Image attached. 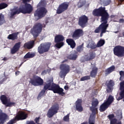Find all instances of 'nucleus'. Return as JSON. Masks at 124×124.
<instances>
[{
    "instance_id": "4c0bfd02",
    "label": "nucleus",
    "mask_w": 124,
    "mask_h": 124,
    "mask_svg": "<svg viewBox=\"0 0 124 124\" xmlns=\"http://www.w3.org/2000/svg\"><path fill=\"white\" fill-rule=\"evenodd\" d=\"M7 6H8V5L5 3H0V10H1V9H4V8H6Z\"/></svg>"
},
{
    "instance_id": "c03bdc74",
    "label": "nucleus",
    "mask_w": 124,
    "mask_h": 124,
    "mask_svg": "<svg viewBox=\"0 0 124 124\" xmlns=\"http://www.w3.org/2000/svg\"><path fill=\"white\" fill-rule=\"evenodd\" d=\"M108 118L110 121L111 120H113V119L115 118V115H114V114H109L108 116Z\"/></svg>"
},
{
    "instance_id": "6ab92c4d",
    "label": "nucleus",
    "mask_w": 124,
    "mask_h": 124,
    "mask_svg": "<svg viewBox=\"0 0 124 124\" xmlns=\"http://www.w3.org/2000/svg\"><path fill=\"white\" fill-rule=\"evenodd\" d=\"M21 47V42H19L18 43H16L12 48L11 49V54L12 55H14V54H16L19 50H20V48Z\"/></svg>"
},
{
    "instance_id": "4d7b16f0",
    "label": "nucleus",
    "mask_w": 124,
    "mask_h": 124,
    "mask_svg": "<svg viewBox=\"0 0 124 124\" xmlns=\"http://www.w3.org/2000/svg\"><path fill=\"white\" fill-rule=\"evenodd\" d=\"M119 37H122L123 36H122V34L120 33L119 35Z\"/></svg>"
},
{
    "instance_id": "72a5a7b5",
    "label": "nucleus",
    "mask_w": 124,
    "mask_h": 124,
    "mask_svg": "<svg viewBox=\"0 0 124 124\" xmlns=\"http://www.w3.org/2000/svg\"><path fill=\"white\" fill-rule=\"evenodd\" d=\"M77 52L78 53H81V52H83L84 51V43H82L81 45L78 46L77 47Z\"/></svg>"
},
{
    "instance_id": "ddd939ff",
    "label": "nucleus",
    "mask_w": 124,
    "mask_h": 124,
    "mask_svg": "<svg viewBox=\"0 0 124 124\" xmlns=\"http://www.w3.org/2000/svg\"><path fill=\"white\" fill-rule=\"evenodd\" d=\"M89 22V18L87 16L83 15L78 18V25L82 29L87 27Z\"/></svg>"
},
{
    "instance_id": "dca6fc26",
    "label": "nucleus",
    "mask_w": 124,
    "mask_h": 124,
    "mask_svg": "<svg viewBox=\"0 0 124 124\" xmlns=\"http://www.w3.org/2000/svg\"><path fill=\"white\" fill-rule=\"evenodd\" d=\"M84 35V31L81 29H78L75 30L72 34V37L74 40L79 39L81 36Z\"/></svg>"
},
{
    "instance_id": "7ed1b4c3",
    "label": "nucleus",
    "mask_w": 124,
    "mask_h": 124,
    "mask_svg": "<svg viewBox=\"0 0 124 124\" xmlns=\"http://www.w3.org/2000/svg\"><path fill=\"white\" fill-rule=\"evenodd\" d=\"M92 14L94 17H101V21L103 23H108V19L110 16L105 7H100L98 9H94Z\"/></svg>"
},
{
    "instance_id": "a211bd4d",
    "label": "nucleus",
    "mask_w": 124,
    "mask_h": 124,
    "mask_svg": "<svg viewBox=\"0 0 124 124\" xmlns=\"http://www.w3.org/2000/svg\"><path fill=\"white\" fill-rule=\"evenodd\" d=\"M27 118H28V114L25 111H19L15 116V119L16 121H22L23 120H26Z\"/></svg>"
},
{
    "instance_id": "f8f14e48",
    "label": "nucleus",
    "mask_w": 124,
    "mask_h": 124,
    "mask_svg": "<svg viewBox=\"0 0 124 124\" xmlns=\"http://www.w3.org/2000/svg\"><path fill=\"white\" fill-rule=\"evenodd\" d=\"M60 109V106L58 104L55 103L51 106L50 109L48 110L47 116L48 118H52L54 115H56L58 113V111Z\"/></svg>"
},
{
    "instance_id": "58836bf2",
    "label": "nucleus",
    "mask_w": 124,
    "mask_h": 124,
    "mask_svg": "<svg viewBox=\"0 0 124 124\" xmlns=\"http://www.w3.org/2000/svg\"><path fill=\"white\" fill-rule=\"evenodd\" d=\"M45 93H46V91H45L44 89L40 92L39 93V95L38 96V97H41V96H43L44 94H45Z\"/></svg>"
},
{
    "instance_id": "412c9836",
    "label": "nucleus",
    "mask_w": 124,
    "mask_h": 124,
    "mask_svg": "<svg viewBox=\"0 0 124 124\" xmlns=\"http://www.w3.org/2000/svg\"><path fill=\"white\" fill-rule=\"evenodd\" d=\"M115 85V83H114V81L113 80H109L108 81H107L106 83V86H107L108 89H107V93H111L112 92V89H113V87Z\"/></svg>"
},
{
    "instance_id": "79ce46f5",
    "label": "nucleus",
    "mask_w": 124,
    "mask_h": 124,
    "mask_svg": "<svg viewBox=\"0 0 124 124\" xmlns=\"http://www.w3.org/2000/svg\"><path fill=\"white\" fill-rule=\"evenodd\" d=\"M90 48H91V49H92L93 50H94V49H95L96 48H97V45H95V43L92 44L90 45Z\"/></svg>"
},
{
    "instance_id": "0eeeda50",
    "label": "nucleus",
    "mask_w": 124,
    "mask_h": 124,
    "mask_svg": "<svg viewBox=\"0 0 124 124\" xmlns=\"http://www.w3.org/2000/svg\"><path fill=\"white\" fill-rule=\"evenodd\" d=\"M51 43H43L40 44L38 47V52L39 54H42L46 53L50 50L51 47Z\"/></svg>"
},
{
    "instance_id": "13d9d810",
    "label": "nucleus",
    "mask_w": 124,
    "mask_h": 124,
    "mask_svg": "<svg viewBox=\"0 0 124 124\" xmlns=\"http://www.w3.org/2000/svg\"><path fill=\"white\" fill-rule=\"evenodd\" d=\"M114 33H118L119 32V31H116L113 32Z\"/></svg>"
},
{
    "instance_id": "393cba45",
    "label": "nucleus",
    "mask_w": 124,
    "mask_h": 124,
    "mask_svg": "<svg viewBox=\"0 0 124 124\" xmlns=\"http://www.w3.org/2000/svg\"><path fill=\"white\" fill-rule=\"evenodd\" d=\"M66 42L67 43L68 45L70 46L72 49H74V47L76 46V43L73 39L68 38L66 40Z\"/></svg>"
},
{
    "instance_id": "6e6552de",
    "label": "nucleus",
    "mask_w": 124,
    "mask_h": 124,
    "mask_svg": "<svg viewBox=\"0 0 124 124\" xmlns=\"http://www.w3.org/2000/svg\"><path fill=\"white\" fill-rule=\"evenodd\" d=\"M106 23H102L98 28H97L94 31L95 33H99L101 31L100 37H102V35H103V33H105L107 31V29L109 27V24Z\"/></svg>"
},
{
    "instance_id": "680f3d73",
    "label": "nucleus",
    "mask_w": 124,
    "mask_h": 124,
    "mask_svg": "<svg viewBox=\"0 0 124 124\" xmlns=\"http://www.w3.org/2000/svg\"><path fill=\"white\" fill-rule=\"evenodd\" d=\"M120 1H121L122 2H123V1H124V0H120Z\"/></svg>"
},
{
    "instance_id": "9d476101",
    "label": "nucleus",
    "mask_w": 124,
    "mask_h": 124,
    "mask_svg": "<svg viewBox=\"0 0 124 124\" xmlns=\"http://www.w3.org/2000/svg\"><path fill=\"white\" fill-rule=\"evenodd\" d=\"M0 99L2 104L5 105L6 107H12V106H15L16 105V103L10 102V98H8L5 95H1Z\"/></svg>"
},
{
    "instance_id": "2eb2a0df",
    "label": "nucleus",
    "mask_w": 124,
    "mask_h": 124,
    "mask_svg": "<svg viewBox=\"0 0 124 124\" xmlns=\"http://www.w3.org/2000/svg\"><path fill=\"white\" fill-rule=\"evenodd\" d=\"M60 69L62 71L61 78H65L66 74L70 71V66L66 64H62L60 65Z\"/></svg>"
},
{
    "instance_id": "1a4fd4ad",
    "label": "nucleus",
    "mask_w": 124,
    "mask_h": 124,
    "mask_svg": "<svg viewBox=\"0 0 124 124\" xmlns=\"http://www.w3.org/2000/svg\"><path fill=\"white\" fill-rule=\"evenodd\" d=\"M113 54L118 58L124 57V46H116L113 48Z\"/></svg>"
},
{
    "instance_id": "49530a36",
    "label": "nucleus",
    "mask_w": 124,
    "mask_h": 124,
    "mask_svg": "<svg viewBox=\"0 0 124 124\" xmlns=\"http://www.w3.org/2000/svg\"><path fill=\"white\" fill-rule=\"evenodd\" d=\"M104 3L106 4V5H109V4L111 3V0H107V1H105Z\"/></svg>"
},
{
    "instance_id": "cd10ccee",
    "label": "nucleus",
    "mask_w": 124,
    "mask_h": 124,
    "mask_svg": "<svg viewBox=\"0 0 124 124\" xmlns=\"http://www.w3.org/2000/svg\"><path fill=\"white\" fill-rule=\"evenodd\" d=\"M109 106L105 102H104L100 106V108H99L100 112H104V111H106V110H107Z\"/></svg>"
},
{
    "instance_id": "c9c22d12",
    "label": "nucleus",
    "mask_w": 124,
    "mask_h": 124,
    "mask_svg": "<svg viewBox=\"0 0 124 124\" xmlns=\"http://www.w3.org/2000/svg\"><path fill=\"white\" fill-rule=\"evenodd\" d=\"M4 23H5L4 15H3L2 14H0V26L3 25Z\"/></svg>"
},
{
    "instance_id": "473e14b6",
    "label": "nucleus",
    "mask_w": 124,
    "mask_h": 124,
    "mask_svg": "<svg viewBox=\"0 0 124 124\" xmlns=\"http://www.w3.org/2000/svg\"><path fill=\"white\" fill-rule=\"evenodd\" d=\"M35 56V54L34 53H31V52H28L24 57V59H31L33 58V57Z\"/></svg>"
},
{
    "instance_id": "f03ea898",
    "label": "nucleus",
    "mask_w": 124,
    "mask_h": 124,
    "mask_svg": "<svg viewBox=\"0 0 124 124\" xmlns=\"http://www.w3.org/2000/svg\"><path fill=\"white\" fill-rule=\"evenodd\" d=\"M33 11V7L30 3H26L25 4H22L20 6L19 8L14 9L10 13V20L15 19V15H18L20 13L22 14H31Z\"/></svg>"
},
{
    "instance_id": "e2e57ef3",
    "label": "nucleus",
    "mask_w": 124,
    "mask_h": 124,
    "mask_svg": "<svg viewBox=\"0 0 124 124\" xmlns=\"http://www.w3.org/2000/svg\"><path fill=\"white\" fill-rule=\"evenodd\" d=\"M112 16H110L111 18H113Z\"/></svg>"
},
{
    "instance_id": "c85d7f7f",
    "label": "nucleus",
    "mask_w": 124,
    "mask_h": 124,
    "mask_svg": "<svg viewBox=\"0 0 124 124\" xmlns=\"http://www.w3.org/2000/svg\"><path fill=\"white\" fill-rule=\"evenodd\" d=\"M96 114H92L91 115L88 121L89 124H95V116Z\"/></svg>"
},
{
    "instance_id": "bf43d9fd",
    "label": "nucleus",
    "mask_w": 124,
    "mask_h": 124,
    "mask_svg": "<svg viewBox=\"0 0 124 124\" xmlns=\"http://www.w3.org/2000/svg\"><path fill=\"white\" fill-rule=\"evenodd\" d=\"M116 124H122V122H118Z\"/></svg>"
},
{
    "instance_id": "bb28decb",
    "label": "nucleus",
    "mask_w": 124,
    "mask_h": 124,
    "mask_svg": "<svg viewBox=\"0 0 124 124\" xmlns=\"http://www.w3.org/2000/svg\"><path fill=\"white\" fill-rule=\"evenodd\" d=\"M18 34H19L18 32L13 33L8 35V39H10L11 40H17V39H18Z\"/></svg>"
},
{
    "instance_id": "c756f323",
    "label": "nucleus",
    "mask_w": 124,
    "mask_h": 124,
    "mask_svg": "<svg viewBox=\"0 0 124 124\" xmlns=\"http://www.w3.org/2000/svg\"><path fill=\"white\" fill-rule=\"evenodd\" d=\"M109 106H110L113 102H114V96H112L111 95H109L106 100L105 101Z\"/></svg>"
},
{
    "instance_id": "8fccbe9b",
    "label": "nucleus",
    "mask_w": 124,
    "mask_h": 124,
    "mask_svg": "<svg viewBox=\"0 0 124 124\" xmlns=\"http://www.w3.org/2000/svg\"><path fill=\"white\" fill-rule=\"evenodd\" d=\"M119 23H124V19L121 18L119 19Z\"/></svg>"
},
{
    "instance_id": "0e129e2a",
    "label": "nucleus",
    "mask_w": 124,
    "mask_h": 124,
    "mask_svg": "<svg viewBox=\"0 0 124 124\" xmlns=\"http://www.w3.org/2000/svg\"><path fill=\"white\" fill-rule=\"evenodd\" d=\"M0 124H1L0 123Z\"/></svg>"
},
{
    "instance_id": "ea45409f",
    "label": "nucleus",
    "mask_w": 124,
    "mask_h": 124,
    "mask_svg": "<svg viewBox=\"0 0 124 124\" xmlns=\"http://www.w3.org/2000/svg\"><path fill=\"white\" fill-rule=\"evenodd\" d=\"M64 122H69V114H68L65 116L63 118Z\"/></svg>"
},
{
    "instance_id": "a19ab883",
    "label": "nucleus",
    "mask_w": 124,
    "mask_h": 124,
    "mask_svg": "<svg viewBox=\"0 0 124 124\" xmlns=\"http://www.w3.org/2000/svg\"><path fill=\"white\" fill-rule=\"evenodd\" d=\"M16 121H17L15 118H13V119H11L9 122L7 123V124H14L16 123Z\"/></svg>"
},
{
    "instance_id": "09e8293b",
    "label": "nucleus",
    "mask_w": 124,
    "mask_h": 124,
    "mask_svg": "<svg viewBox=\"0 0 124 124\" xmlns=\"http://www.w3.org/2000/svg\"><path fill=\"white\" fill-rule=\"evenodd\" d=\"M46 73H47V72L46 71V70H44L42 72V75H45V74H46Z\"/></svg>"
},
{
    "instance_id": "de8ad7c7",
    "label": "nucleus",
    "mask_w": 124,
    "mask_h": 124,
    "mask_svg": "<svg viewBox=\"0 0 124 124\" xmlns=\"http://www.w3.org/2000/svg\"><path fill=\"white\" fill-rule=\"evenodd\" d=\"M64 89L65 90V91H67V90L69 89V87H68V86L65 85L64 87Z\"/></svg>"
},
{
    "instance_id": "423d86ee",
    "label": "nucleus",
    "mask_w": 124,
    "mask_h": 124,
    "mask_svg": "<svg viewBox=\"0 0 124 124\" xmlns=\"http://www.w3.org/2000/svg\"><path fill=\"white\" fill-rule=\"evenodd\" d=\"M64 37L62 34L56 35L54 38V42L56 43L55 45L57 49H61L62 47L64 46Z\"/></svg>"
},
{
    "instance_id": "052dcab7",
    "label": "nucleus",
    "mask_w": 124,
    "mask_h": 124,
    "mask_svg": "<svg viewBox=\"0 0 124 124\" xmlns=\"http://www.w3.org/2000/svg\"><path fill=\"white\" fill-rule=\"evenodd\" d=\"M122 34H123V37H124V32H122Z\"/></svg>"
},
{
    "instance_id": "f257e3e1",
    "label": "nucleus",
    "mask_w": 124,
    "mask_h": 124,
    "mask_svg": "<svg viewBox=\"0 0 124 124\" xmlns=\"http://www.w3.org/2000/svg\"><path fill=\"white\" fill-rule=\"evenodd\" d=\"M46 25H44L41 24L40 22L37 23L34 25L33 27L31 29L30 32L32 35H33V38L35 40H31L28 43H26L24 45V48L30 50V49H32L34 47V43H35V40L37 38V37L41 33L42 31V29L45 28Z\"/></svg>"
},
{
    "instance_id": "2f4dec72",
    "label": "nucleus",
    "mask_w": 124,
    "mask_h": 124,
    "mask_svg": "<svg viewBox=\"0 0 124 124\" xmlns=\"http://www.w3.org/2000/svg\"><path fill=\"white\" fill-rule=\"evenodd\" d=\"M115 65H112L110 67L107 68L106 71V74L107 75H108V74H110V73H111V72H113V71H114L115 70Z\"/></svg>"
},
{
    "instance_id": "5fc2aeb1",
    "label": "nucleus",
    "mask_w": 124,
    "mask_h": 124,
    "mask_svg": "<svg viewBox=\"0 0 124 124\" xmlns=\"http://www.w3.org/2000/svg\"><path fill=\"white\" fill-rule=\"evenodd\" d=\"M23 63H24V62H22L20 65H19V67H21L22 65H23Z\"/></svg>"
},
{
    "instance_id": "a878e982",
    "label": "nucleus",
    "mask_w": 124,
    "mask_h": 124,
    "mask_svg": "<svg viewBox=\"0 0 124 124\" xmlns=\"http://www.w3.org/2000/svg\"><path fill=\"white\" fill-rule=\"evenodd\" d=\"M97 71H98V68H97V67H93L90 72V77H92V78H95L96 75H97Z\"/></svg>"
},
{
    "instance_id": "603ef678",
    "label": "nucleus",
    "mask_w": 124,
    "mask_h": 124,
    "mask_svg": "<svg viewBox=\"0 0 124 124\" xmlns=\"http://www.w3.org/2000/svg\"><path fill=\"white\" fill-rule=\"evenodd\" d=\"M31 0H23V2H28V1H30Z\"/></svg>"
},
{
    "instance_id": "20e7f679",
    "label": "nucleus",
    "mask_w": 124,
    "mask_h": 124,
    "mask_svg": "<svg viewBox=\"0 0 124 124\" xmlns=\"http://www.w3.org/2000/svg\"><path fill=\"white\" fill-rule=\"evenodd\" d=\"M42 6H45V1L44 0H41L37 5V7H40V8L37 9L34 13V16L38 17L39 19L43 18L46 15V13H47L46 8Z\"/></svg>"
},
{
    "instance_id": "aec40b11",
    "label": "nucleus",
    "mask_w": 124,
    "mask_h": 124,
    "mask_svg": "<svg viewBox=\"0 0 124 124\" xmlns=\"http://www.w3.org/2000/svg\"><path fill=\"white\" fill-rule=\"evenodd\" d=\"M82 102H83V100H82V99H78V100L76 102V108L77 111H78V112L83 111Z\"/></svg>"
},
{
    "instance_id": "4468645a",
    "label": "nucleus",
    "mask_w": 124,
    "mask_h": 124,
    "mask_svg": "<svg viewBox=\"0 0 124 124\" xmlns=\"http://www.w3.org/2000/svg\"><path fill=\"white\" fill-rule=\"evenodd\" d=\"M68 6H69V3L67 2H64L61 3L56 10V14H62V13H63L64 11H66L68 9Z\"/></svg>"
},
{
    "instance_id": "6e6d98bb",
    "label": "nucleus",
    "mask_w": 124,
    "mask_h": 124,
    "mask_svg": "<svg viewBox=\"0 0 124 124\" xmlns=\"http://www.w3.org/2000/svg\"><path fill=\"white\" fill-rule=\"evenodd\" d=\"M19 73H20V72L17 71L16 72V75H17V74H19Z\"/></svg>"
},
{
    "instance_id": "7c9ffc66",
    "label": "nucleus",
    "mask_w": 124,
    "mask_h": 124,
    "mask_svg": "<svg viewBox=\"0 0 124 124\" xmlns=\"http://www.w3.org/2000/svg\"><path fill=\"white\" fill-rule=\"evenodd\" d=\"M78 58V52L75 51L74 54H71L69 56V59L72 61H76Z\"/></svg>"
},
{
    "instance_id": "864d4df0",
    "label": "nucleus",
    "mask_w": 124,
    "mask_h": 124,
    "mask_svg": "<svg viewBox=\"0 0 124 124\" xmlns=\"http://www.w3.org/2000/svg\"><path fill=\"white\" fill-rule=\"evenodd\" d=\"M3 61H7V58H6V57H4V58L3 59Z\"/></svg>"
},
{
    "instance_id": "9b49d317",
    "label": "nucleus",
    "mask_w": 124,
    "mask_h": 124,
    "mask_svg": "<svg viewBox=\"0 0 124 124\" xmlns=\"http://www.w3.org/2000/svg\"><path fill=\"white\" fill-rule=\"evenodd\" d=\"M50 91L53 92L54 93H58L60 94L62 96H63L65 93L63 92V89L60 87L59 84L52 83Z\"/></svg>"
},
{
    "instance_id": "3c124183",
    "label": "nucleus",
    "mask_w": 124,
    "mask_h": 124,
    "mask_svg": "<svg viewBox=\"0 0 124 124\" xmlns=\"http://www.w3.org/2000/svg\"><path fill=\"white\" fill-rule=\"evenodd\" d=\"M28 124H35V123L33 121H31Z\"/></svg>"
},
{
    "instance_id": "4be33fe9",
    "label": "nucleus",
    "mask_w": 124,
    "mask_h": 124,
    "mask_svg": "<svg viewBox=\"0 0 124 124\" xmlns=\"http://www.w3.org/2000/svg\"><path fill=\"white\" fill-rule=\"evenodd\" d=\"M53 84V81L51 79H48L46 81V82L45 83L43 89L46 92L48 90V91H51V87Z\"/></svg>"
},
{
    "instance_id": "37998d69",
    "label": "nucleus",
    "mask_w": 124,
    "mask_h": 124,
    "mask_svg": "<svg viewBox=\"0 0 124 124\" xmlns=\"http://www.w3.org/2000/svg\"><path fill=\"white\" fill-rule=\"evenodd\" d=\"M110 122V124H117V120L116 118H113V119H111Z\"/></svg>"
},
{
    "instance_id": "5701e85b",
    "label": "nucleus",
    "mask_w": 124,
    "mask_h": 124,
    "mask_svg": "<svg viewBox=\"0 0 124 124\" xmlns=\"http://www.w3.org/2000/svg\"><path fill=\"white\" fill-rule=\"evenodd\" d=\"M96 57V54L95 53V52L93 51H91L89 53L88 55L86 58V60L87 62H90V61H93V60H94Z\"/></svg>"
},
{
    "instance_id": "f704fd0d",
    "label": "nucleus",
    "mask_w": 124,
    "mask_h": 124,
    "mask_svg": "<svg viewBox=\"0 0 124 124\" xmlns=\"http://www.w3.org/2000/svg\"><path fill=\"white\" fill-rule=\"evenodd\" d=\"M105 44V40L104 39H100L97 43V48H99V47H102Z\"/></svg>"
},
{
    "instance_id": "e433bc0d",
    "label": "nucleus",
    "mask_w": 124,
    "mask_h": 124,
    "mask_svg": "<svg viewBox=\"0 0 124 124\" xmlns=\"http://www.w3.org/2000/svg\"><path fill=\"white\" fill-rule=\"evenodd\" d=\"M91 76H85L80 78V81H87V80H90Z\"/></svg>"
},
{
    "instance_id": "a18cd8bd",
    "label": "nucleus",
    "mask_w": 124,
    "mask_h": 124,
    "mask_svg": "<svg viewBox=\"0 0 124 124\" xmlns=\"http://www.w3.org/2000/svg\"><path fill=\"white\" fill-rule=\"evenodd\" d=\"M119 73L120 75V80H121L122 77H124V72L123 71H121L119 72Z\"/></svg>"
},
{
    "instance_id": "f3484780",
    "label": "nucleus",
    "mask_w": 124,
    "mask_h": 124,
    "mask_svg": "<svg viewBox=\"0 0 124 124\" xmlns=\"http://www.w3.org/2000/svg\"><path fill=\"white\" fill-rule=\"evenodd\" d=\"M99 104V102L97 99L93 98L92 101V107L90 108L91 111L92 112V114L96 115L97 113V106Z\"/></svg>"
},
{
    "instance_id": "39448f33",
    "label": "nucleus",
    "mask_w": 124,
    "mask_h": 124,
    "mask_svg": "<svg viewBox=\"0 0 124 124\" xmlns=\"http://www.w3.org/2000/svg\"><path fill=\"white\" fill-rule=\"evenodd\" d=\"M29 83L34 87H36L37 86H43L44 84V80H43L40 77L34 75L31 78H30Z\"/></svg>"
},
{
    "instance_id": "b1692460",
    "label": "nucleus",
    "mask_w": 124,
    "mask_h": 124,
    "mask_svg": "<svg viewBox=\"0 0 124 124\" xmlns=\"http://www.w3.org/2000/svg\"><path fill=\"white\" fill-rule=\"evenodd\" d=\"M7 119V114L2 113V110H0V123L1 124H4L5 120Z\"/></svg>"
}]
</instances>
